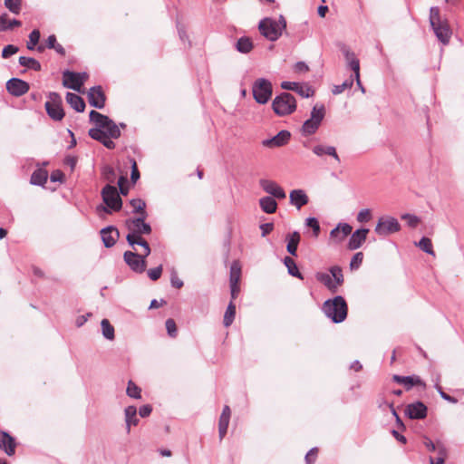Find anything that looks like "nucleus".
<instances>
[{"instance_id":"26","label":"nucleus","mask_w":464,"mask_h":464,"mask_svg":"<svg viewBox=\"0 0 464 464\" xmlns=\"http://www.w3.org/2000/svg\"><path fill=\"white\" fill-rule=\"evenodd\" d=\"M66 102L78 112H82L85 109V102L83 99L75 93L67 92Z\"/></svg>"},{"instance_id":"32","label":"nucleus","mask_w":464,"mask_h":464,"mask_svg":"<svg viewBox=\"0 0 464 464\" xmlns=\"http://www.w3.org/2000/svg\"><path fill=\"white\" fill-rule=\"evenodd\" d=\"M284 264L287 268L288 273L295 277L299 279H303V275L299 272L295 260L289 256H285L284 258Z\"/></svg>"},{"instance_id":"53","label":"nucleus","mask_w":464,"mask_h":464,"mask_svg":"<svg viewBox=\"0 0 464 464\" xmlns=\"http://www.w3.org/2000/svg\"><path fill=\"white\" fill-rule=\"evenodd\" d=\"M18 47L13 44L6 45L2 51V57L6 59L18 52Z\"/></svg>"},{"instance_id":"34","label":"nucleus","mask_w":464,"mask_h":464,"mask_svg":"<svg viewBox=\"0 0 464 464\" xmlns=\"http://www.w3.org/2000/svg\"><path fill=\"white\" fill-rule=\"evenodd\" d=\"M19 63L20 65L26 67L28 69H32L34 71H40L41 70V63L32 57H25V56H20L19 57Z\"/></svg>"},{"instance_id":"47","label":"nucleus","mask_w":464,"mask_h":464,"mask_svg":"<svg viewBox=\"0 0 464 464\" xmlns=\"http://www.w3.org/2000/svg\"><path fill=\"white\" fill-rule=\"evenodd\" d=\"M127 394L135 399L140 398V389L131 381L128 382Z\"/></svg>"},{"instance_id":"62","label":"nucleus","mask_w":464,"mask_h":464,"mask_svg":"<svg viewBox=\"0 0 464 464\" xmlns=\"http://www.w3.org/2000/svg\"><path fill=\"white\" fill-rule=\"evenodd\" d=\"M103 174L105 175L106 179L113 182L114 170L111 167H105L103 169Z\"/></svg>"},{"instance_id":"36","label":"nucleus","mask_w":464,"mask_h":464,"mask_svg":"<svg viewBox=\"0 0 464 464\" xmlns=\"http://www.w3.org/2000/svg\"><path fill=\"white\" fill-rule=\"evenodd\" d=\"M236 48L242 53H247L253 49V43L248 37H241L237 40Z\"/></svg>"},{"instance_id":"50","label":"nucleus","mask_w":464,"mask_h":464,"mask_svg":"<svg viewBox=\"0 0 464 464\" xmlns=\"http://www.w3.org/2000/svg\"><path fill=\"white\" fill-rule=\"evenodd\" d=\"M430 23L431 26H435V24L440 23V9L437 6H433L430 10Z\"/></svg>"},{"instance_id":"14","label":"nucleus","mask_w":464,"mask_h":464,"mask_svg":"<svg viewBox=\"0 0 464 464\" xmlns=\"http://www.w3.org/2000/svg\"><path fill=\"white\" fill-rule=\"evenodd\" d=\"M353 231V227L348 223H339L330 232V240L334 244L342 243Z\"/></svg>"},{"instance_id":"58","label":"nucleus","mask_w":464,"mask_h":464,"mask_svg":"<svg viewBox=\"0 0 464 464\" xmlns=\"http://www.w3.org/2000/svg\"><path fill=\"white\" fill-rule=\"evenodd\" d=\"M130 179L133 183H136V181L140 179V172H139L136 161L134 160H131Z\"/></svg>"},{"instance_id":"42","label":"nucleus","mask_w":464,"mask_h":464,"mask_svg":"<svg viewBox=\"0 0 464 464\" xmlns=\"http://www.w3.org/2000/svg\"><path fill=\"white\" fill-rule=\"evenodd\" d=\"M5 5L11 13L19 14L22 9V0H5Z\"/></svg>"},{"instance_id":"21","label":"nucleus","mask_w":464,"mask_h":464,"mask_svg":"<svg viewBox=\"0 0 464 464\" xmlns=\"http://www.w3.org/2000/svg\"><path fill=\"white\" fill-rule=\"evenodd\" d=\"M16 442L14 438L5 431H0V450L5 451L8 456L15 453Z\"/></svg>"},{"instance_id":"11","label":"nucleus","mask_w":464,"mask_h":464,"mask_svg":"<svg viewBox=\"0 0 464 464\" xmlns=\"http://www.w3.org/2000/svg\"><path fill=\"white\" fill-rule=\"evenodd\" d=\"M102 196L106 207L111 211H119L121 208L122 200L114 186L106 185L102 190Z\"/></svg>"},{"instance_id":"13","label":"nucleus","mask_w":464,"mask_h":464,"mask_svg":"<svg viewBox=\"0 0 464 464\" xmlns=\"http://www.w3.org/2000/svg\"><path fill=\"white\" fill-rule=\"evenodd\" d=\"M124 261L130 268L136 273H142L145 271L147 264L144 253L138 255L131 251H126L123 255Z\"/></svg>"},{"instance_id":"60","label":"nucleus","mask_w":464,"mask_h":464,"mask_svg":"<svg viewBox=\"0 0 464 464\" xmlns=\"http://www.w3.org/2000/svg\"><path fill=\"white\" fill-rule=\"evenodd\" d=\"M170 283H171V285L176 287V288H180L183 285L182 280H180L178 277V276H177V274L175 272H173L171 274Z\"/></svg>"},{"instance_id":"44","label":"nucleus","mask_w":464,"mask_h":464,"mask_svg":"<svg viewBox=\"0 0 464 464\" xmlns=\"http://www.w3.org/2000/svg\"><path fill=\"white\" fill-rule=\"evenodd\" d=\"M418 246L424 251L427 254H430L431 256H435V253L433 251L432 243L431 240L428 237H422L419 243Z\"/></svg>"},{"instance_id":"46","label":"nucleus","mask_w":464,"mask_h":464,"mask_svg":"<svg viewBox=\"0 0 464 464\" xmlns=\"http://www.w3.org/2000/svg\"><path fill=\"white\" fill-rule=\"evenodd\" d=\"M230 417H226L220 415L219 422H218V433L219 438L222 440L227 434L228 424H229Z\"/></svg>"},{"instance_id":"19","label":"nucleus","mask_w":464,"mask_h":464,"mask_svg":"<svg viewBox=\"0 0 464 464\" xmlns=\"http://www.w3.org/2000/svg\"><path fill=\"white\" fill-rule=\"evenodd\" d=\"M260 186L267 194L278 199H283L286 196L283 188L273 180L262 179L260 180Z\"/></svg>"},{"instance_id":"22","label":"nucleus","mask_w":464,"mask_h":464,"mask_svg":"<svg viewBox=\"0 0 464 464\" xmlns=\"http://www.w3.org/2000/svg\"><path fill=\"white\" fill-rule=\"evenodd\" d=\"M290 204L295 206L297 209L305 206L309 198L304 189H293L289 194Z\"/></svg>"},{"instance_id":"61","label":"nucleus","mask_w":464,"mask_h":464,"mask_svg":"<svg viewBox=\"0 0 464 464\" xmlns=\"http://www.w3.org/2000/svg\"><path fill=\"white\" fill-rule=\"evenodd\" d=\"M260 229L262 231V236L265 237L273 231L274 225L272 223H265L260 226Z\"/></svg>"},{"instance_id":"55","label":"nucleus","mask_w":464,"mask_h":464,"mask_svg":"<svg viewBox=\"0 0 464 464\" xmlns=\"http://www.w3.org/2000/svg\"><path fill=\"white\" fill-rule=\"evenodd\" d=\"M161 273H162V266H159L157 267L150 269L148 271V276L151 280L156 281L160 277Z\"/></svg>"},{"instance_id":"54","label":"nucleus","mask_w":464,"mask_h":464,"mask_svg":"<svg viewBox=\"0 0 464 464\" xmlns=\"http://www.w3.org/2000/svg\"><path fill=\"white\" fill-rule=\"evenodd\" d=\"M166 329L168 331V334L171 337H175L177 334V326L176 323L173 319H168L166 321Z\"/></svg>"},{"instance_id":"18","label":"nucleus","mask_w":464,"mask_h":464,"mask_svg":"<svg viewBox=\"0 0 464 464\" xmlns=\"http://www.w3.org/2000/svg\"><path fill=\"white\" fill-rule=\"evenodd\" d=\"M427 407L421 401H415L407 405L405 414L413 420L424 419L427 416Z\"/></svg>"},{"instance_id":"59","label":"nucleus","mask_w":464,"mask_h":464,"mask_svg":"<svg viewBox=\"0 0 464 464\" xmlns=\"http://www.w3.org/2000/svg\"><path fill=\"white\" fill-rule=\"evenodd\" d=\"M317 457V450L315 448L310 450L305 455L307 464H314Z\"/></svg>"},{"instance_id":"2","label":"nucleus","mask_w":464,"mask_h":464,"mask_svg":"<svg viewBox=\"0 0 464 464\" xmlns=\"http://www.w3.org/2000/svg\"><path fill=\"white\" fill-rule=\"evenodd\" d=\"M147 217H138L126 220L125 225L129 233L126 237L128 243L134 246L139 245L144 250V256H148L150 254V247L148 242L142 238V235H149L151 232L150 224L145 222Z\"/></svg>"},{"instance_id":"3","label":"nucleus","mask_w":464,"mask_h":464,"mask_svg":"<svg viewBox=\"0 0 464 464\" xmlns=\"http://www.w3.org/2000/svg\"><path fill=\"white\" fill-rule=\"evenodd\" d=\"M324 314L334 323L338 324L345 320L347 316V304L343 296L337 295L326 300L323 304Z\"/></svg>"},{"instance_id":"51","label":"nucleus","mask_w":464,"mask_h":464,"mask_svg":"<svg viewBox=\"0 0 464 464\" xmlns=\"http://www.w3.org/2000/svg\"><path fill=\"white\" fill-rule=\"evenodd\" d=\"M305 224L307 227L313 229L314 236L317 237L320 232V225L318 220L315 218H308L305 221Z\"/></svg>"},{"instance_id":"24","label":"nucleus","mask_w":464,"mask_h":464,"mask_svg":"<svg viewBox=\"0 0 464 464\" xmlns=\"http://www.w3.org/2000/svg\"><path fill=\"white\" fill-rule=\"evenodd\" d=\"M392 379L397 383L404 385L407 390H411L415 385L423 386V387L425 386V383L417 375H412V376L393 375Z\"/></svg>"},{"instance_id":"49","label":"nucleus","mask_w":464,"mask_h":464,"mask_svg":"<svg viewBox=\"0 0 464 464\" xmlns=\"http://www.w3.org/2000/svg\"><path fill=\"white\" fill-rule=\"evenodd\" d=\"M372 218V213L369 208H362L357 214V221L360 223H366Z\"/></svg>"},{"instance_id":"9","label":"nucleus","mask_w":464,"mask_h":464,"mask_svg":"<svg viewBox=\"0 0 464 464\" xmlns=\"http://www.w3.org/2000/svg\"><path fill=\"white\" fill-rule=\"evenodd\" d=\"M401 225L393 217H381L374 228V232L380 237H386L400 231Z\"/></svg>"},{"instance_id":"28","label":"nucleus","mask_w":464,"mask_h":464,"mask_svg":"<svg viewBox=\"0 0 464 464\" xmlns=\"http://www.w3.org/2000/svg\"><path fill=\"white\" fill-rule=\"evenodd\" d=\"M313 152L319 157L324 155L332 156L338 163L340 162V158L334 146L316 145L313 148Z\"/></svg>"},{"instance_id":"7","label":"nucleus","mask_w":464,"mask_h":464,"mask_svg":"<svg viewBox=\"0 0 464 464\" xmlns=\"http://www.w3.org/2000/svg\"><path fill=\"white\" fill-rule=\"evenodd\" d=\"M324 114L325 108L324 104H315L311 111V117L302 126L303 133L304 135L314 134L319 128Z\"/></svg>"},{"instance_id":"63","label":"nucleus","mask_w":464,"mask_h":464,"mask_svg":"<svg viewBox=\"0 0 464 464\" xmlns=\"http://www.w3.org/2000/svg\"><path fill=\"white\" fill-rule=\"evenodd\" d=\"M298 83L294 82H281V88L284 90L295 91Z\"/></svg>"},{"instance_id":"5","label":"nucleus","mask_w":464,"mask_h":464,"mask_svg":"<svg viewBox=\"0 0 464 464\" xmlns=\"http://www.w3.org/2000/svg\"><path fill=\"white\" fill-rule=\"evenodd\" d=\"M330 273L318 272L315 275L316 279L324 285L332 293H335L343 283V275L342 268L338 266H332Z\"/></svg>"},{"instance_id":"16","label":"nucleus","mask_w":464,"mask_h":464,"mask_svg":"<svg viewBox=\"0 0 464 464\" xmlns=\"http://www.w3.org/2000/svg\"><path fill=\"white\" fill-rule=\"evenodd\" d=\"M105 94L101 86L92 87L88 92V102L91 106L102 109L105 105Z\"/></svg>"},{"instance_id":"39","label":"nucleus","mask_w":464,"mask_h":464,"mask_svg":"<svg viewBox=\"0 0 464 464\" xmlns=\"http://www.w3.org/2000/svg\"><path fill=\"white\" fill-rule=\"evenodd\" d=\"M235 315H236V305L234 304L233 301H231L229 303V304L227 305V308L224 314V325L226 327L229 326L233 323Z\"/></svg>"},{"instance_id":"45","label":"nucleus","mask_w":464,"mask_h":464,"mask_svg":"<svg viewBox=\"0 0 464 464\" xmlns=\"http://www.w3.org/2000/svg\"><path fill=\"white\" fill-rule=\"evenodd\" d=\"M40 31L35 29L31 32L29 34V40L26 44V47L29 50H34L35 46L37 45L39 40H40Z\"/></svg>"},{"instance_id":"4","label":"nucleus","mask_w":464,"mask_h":464,"mask_svg":"<svg viewBox=\"0 0 464 464\" xmlns=\"http://www.w3.org/2000/svg\"><path fill=\"white\" fill-rule=\"evenodd\" d=\"M286 27V22L283 15L278 20L264 18L259 22L258 29L261 34L269 41H276Z\"/></svg>"},{"instance_id":"1","label":"nucleus","mask_w":464,"mask_h":464,"mask_svg":"<svg viewBox=\"0 0 464 464\" xmlns=\"http://www.w3.org/2000/svg\"><path fill=\"white\" fill-rule=\"evenodd\" d=\"M90 120L95 124V127L89 130V135L93 140L102 142L106 148L113 149L115 144L112 140L121 136L119 126L109 117L96 111L90 112Z\"/></svg>"},{"instance_id":"6","label":"nucleus","mask_w":464,"mask_h":464,"mask_svg":"<svg viewBox=\"0 0 464 464\" xmlns=\"http://www.w3.org/2000/svg\"><path fill=\"white\" fill-rule=\"evenodd\" d=\"M272 108L278 116L289 115L295 111L296 101L292 94L283 92L273 100Z\"/></svg>"},{"instance_id":"8","label":"nucleus","mask_w":464,"mask_h":464,"mask_svg":"<svg viewBox=\"0 0 464 464\" xmlns=\"http://www.w3.org/2000/svg\"><path fill=\"white\" fill-rule=\"evenodd\" d=\"M272 92V83L265 78H259L253 83V97L259 104H266L270 100Z\"/></svg>"},{"instance_id":"27","label":"nucleus","mask_w":464,"mask_h":464,"mask_svg":"<svg viewBox=\"0 0 464 464\" xmlns=\"http://www.w3.org/2000/svg\"><path fill=\"white\" fill-rule=\"evenodd\" d=\"M343 54L345 56L348 65L354 72V75H353V78H358L360 74L359 60L356 58L355 54L348 49L343 50Z\"/></svg>"},{"instance_id":"57","label":"nucleus","mask_w":464,"mask_h":464,"mask_svg":"<svg viewBox=\"0 0 464 464\" xmlns=\"http://www.w3.org/2000/svg\"><path fill=\"white\" fill-rule=\"evenodd\" d=\"M445 450L443 448L439 450V456L437 458H430V464H443L445 462Z\"/></svg>"},{"instance_id":"29","label":"nucleus","mask_w":464,"mask_h":464,"mask_svg":"<svg viewBox=\"0 0 464 464\" xmlns=\"http://www.w3.org/2000/svg\"><path fill=\"white\" fill-rule=\"evenodd\" d=\"M300 239H301V237L297 231H295L286 236V240H287L286 249L292 256H296V251H297V247H298Z\"/></svg>"},{"instance_id":"31","label":"nucleus","mask_w":464,"mask_h":464,"mask_svg":"<svg viewBox=\"0 0 464 464\" xmlns=\"http://www.w3.org/2000/svg\"><path fill=\"white\" fill-rule=\"evenodd\" d=\"M125 421L128 432L130 430V426H136L139 422L137 418V409L135 406H129L125 409Z\"/></svg>"},{"instance_id":"23","label":"nucleus","mask_w":464,"mask_h":464,"mask_svg":"<svg viewBox=\"0 0 464 464\" xmlns=\"http://www.w3.org/2000/svg\"><path fill=\"white\" fill-rule=\"evenodd\" d=\"M101 236L104 246L111 247L119 238V231L114 227H108L102 229Z\"/></svg>"},{"instance_id":"37","label":"nucleus","mask_w":464,"mask_h":464,"mask_svg":"<svg viewBox=\"0 0 464 464\" xmlns=\"http://www.w3.org/2000/svg\"><path fill=\"white\" fill-rule=\"evenodd\" d=\"M47 172L44 169H36L31 176V183L33 185L42 186L47 181Z\"/></svg>"},{"instance_id":"20","label":"nucleus","mask_w":464,"mask_h":464,"mask_svg":"<svg viewBox=\"0 0 464 464\" xmlns=\"http://www.w3.org/2000/svg\"><path fill=\"white\" fill-rule=\"evenodd\" d=\"M291 134L287 130H281L271 139L264 140L263 146L267 148H278L285 145L290 140Z\"/></svg>"},{"instance_id":"64","label":"nucleus","mask_w":464,"mask_h":464,"mask_svg":"<svg viewBox=\"0 0 464 464\" xmlns=\"http://www.w3.org/2000/svg\"><path fill=\"white\" fill-rule=\"evenodd\" d=\"M151 411H152L151 406L143 405L142 407L140 408L139 414L140 415V417L144 418V417L149 416L150 414Z\"/></svg>"},{"instance_id":"12","label":"nucleus","mask_w":464,"mask_h":464,"mask_svg":"<svg viewBox=\"0 0 464 464\" xmlns=\"http://www.w3.org/2000/svg\"><path fill=\"white\" fill-rule=\"evenodd\" d=\"M87 77L88 76L85 72L77 73L65 71L63 75V84L66 88L81 92V88L86 81Z\"/></svg>"},{"instance_id":"15","label":"nucleus","mask_w":464,"mask_h":464,"mask_svg":"<svg viewBox=\"0 0 464 464\" xmlns=\"http://www.w3.org/2000/svg\"><path fill=\"white\" fill-rule=\"evenodd\" d=\"M8 92L14 96L19 97L26 93L29 89V83L18 78H12L6 82Z\"/></svg>"},{"instance_id":"52","label":"nucleus","mask_w":464,"mask_h":464,"mask_svg":"<svg viewBox=\"0 0 464 464\" xmlns=\"http://www.w3.org/2000/svg\"><path fill=\"white\" fill-rule=\"evenodd\" d=\"M401 218L406 220L407 225L411 227H416L420 223V218L415 215L405 214Z\"/></svg>"},{"instance_id":"40","label":"nucleus","mask_w":464,"mask_h":464,"mask_svg":"<svg viewBox=\"0 0 464 464\" xmlns=\"http://www.w3.org/2000/svg\"><path fill=\"white\" fill-rule=\"evenodd\" d=\"M241 276V267L237 262H234L230 267V284H238Z\"/></svg>"},{"instance_id":"30","label":"nucleus","mask_w":464,"mask_h":464,"mask_svg":"<svg viewBox=\"0 0 464 464\" xmlns=\"http://www.w3.org/2000/svg\"><path fill=\"white\" fill-rule=\"evenodd\" d=\"M259 205L262 210L267 214H273L276 211L277 203L271 197H264L259 199Z\"/></svg>"},{"instance_id":"35","label":"nucleus","mask_w":464,"mask_h":464,"mask_svg":"<svg viewBox=\"0 0 464 464\" xmlns=\"http://www.w3.org/2000/svg\"><path fill=\"white\" fill-rule=\"evenodd\" d=\"M130 206L133 208V213L138 214L139 217H147L145 211L146 203L140 198H133L130 201Z\"/></svg>"},{"instance_id":"10","label":"nucleus","mask_w":464,"mask_h":464,"mask_svg":"<svg viewBox=\"0 0 464 464\" xmlns=\"http://www.w3.org/2000/svg\"><path fill=\"white\" fill-rule=\"evenodd\" d=\"M45 109L48 115L54 121H61L64 117L62 98L57 92L49 93L48 101L45 102Z\"/></svg>"},{"instance_id":"41","label":"nucleus","mask_w":464,"mask_h":464,"mask_svg":"<svg viewBox=\"0 0 464 464\" xmlns=\"http://www.w3.org/2000/svg\"><path fill=\"white\" fill-rule=\"evenodd\" d=\"M353 76H351L349 79H346L342 84L334 85L332 89V92L334 95L341 94L345 90L351 89L353 84Z\"/></svg>"},{"instance_id":"43","label":"nucleus","mask_w":464,"mask_h":464,"mask_svg":"<svg viewBox=\"0 0 464 464\" xmlns=\"http://www.w3.org/2000/svg\"><path fill=\"white\" fill-rule=\"evenodd\" d=\"M300 96L309 98L314 95V91L308 84L298 83L295 91Z\"/></svg>"},{"instance_id":"38","label":"nucleus","mask_w":464,"mask_h":464,"mask_svg":"<svg viewBox=\"0 0 464 464\" xmlns=\"http://www.w3.org/2000/svg\"><path fill=\"white\" fill-rule=\"evenodd\" d=\"M102 335L108 340H113L114 327L110 324L108 319H102L101 322Z\"/></svg>"},{"instance_id":"48","label":"nucleus","mask_w":464,"mask_h":464,"mask_svg":"<svg viewBox=\"0 0 464 464\" xmlns=\"http://www.w3.org/2000/svg\"><path fill=\"white\" fill-rule=\"evenodd\" d=\"M363 254L362 252H357L353 255L350 262L351 270H357L362 264Z\"/></svg>"},{"instance_id":"33","label":"nucleus","mask_w":464,"mask_h":464,"mask_svg":"<svg viewBox=\"0 0 464 464\" xmlns=\"http://www.w3.org/2000/svg\"><path fill=\"white\" fill-rule=\"evenodd\" d=\"M14 26H21V22L16 19H8V15L6 14L0 15V31H6Z\"/></svg>"},{"instance_id":"17","label":"nucleus","mask_w":464,"mask_h":464,"mask_svg":"<svg viewBox=\"0 0 464 464\" xmlns=\"http://www.w3.org/2000/svg\"><path fill=\"white\" fill-rule=\"evenodd\" d=\"M368 233V228L356 229L354 232L351 233V237L347 244L348 249L356 250L360 248L366 241Z\"/></svg>"},{"instance_id":"25","label":"nucleus","mask_w":464,"mask_h":464,"mask_svg":"<svg viewBox=\"0 0 464 464\" xmlns=\"http://www.w3.org/2000/svg\"><path fill=\"white\" fill-rule=\"evenodd\" d=\"M437 36V38L444 44L450 42L451 31L446 23L435 24V26H431Z\"/></svg>"},{"instance_id":"56","label":"nucleus","mask_w":464,"mask_h":464,"mask_svg":"<svg viewBox=\"0 0 464 464\" xmlns=\"http://www.w3.org/2000/svg\"><path fill=\"white\" fill-rule=\"evenodd\" d=\"M127 183H128L127 178L125 176H121L118 180V186H119L121 194H122L123 196L127 195L128 191H129Z\"/></svg>"}]
</instances>
